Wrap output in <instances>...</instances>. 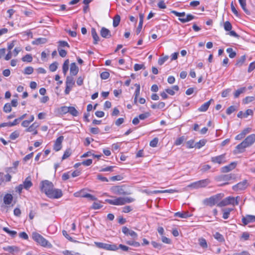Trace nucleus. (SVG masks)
<instances>
[{
    "label": "nucleus",
    "mask_w": 255,
    "mask_h": 255,
    "mask_svg": "<svg viewBox=\"0 0 255 255\" xmlns=\"http://www.w3.org/2000/svg\"><path fill=\"white\" fill-rule=\"evenodd\" d=\"M3 250L9 253H13V252H18L19 248L15 246H7L3 248Z\"/></svg>",
    "instance_id": "nucleus-29"
},
{
    "label": "nucleus",
    "mask_w": 255,
    "mask_h": 255,
    "mask_svg": "<svg viewBox=\"0 0 255 255\" xmlns=\"http://www.w3.org/2000/svg\"><path fill=\"white\" fill-rule=\"evenodd\" d=\"M213 101V99H211L209 101L205 103L198 109V111L200 112H206L209 107L211 102Z\"/></svg>",
    "instance_id": "nucleus-25"
},
{
    "label": "nucleus",
    "mask_w": 255,
    "mask_h": 255,
    "mask_svg": "<svg viewBox=\"0 0 255 255\" xmlns=\"http://www.w3.org/2000/svg\"><path fill=\"white\" fill-rule=\"evenodd\" d=\"M255 142V134H252L248 136L240 144L236 146L239 150L238 152L242 153L245 151L246 147L251 146Z\"/></svg>",
    "instance_id": "nucleus-1"
},
{
    "label": "nucleus",
    "mask_w": 255,
    "mask_h": 255,
    "mask_svg": "<svg viewBox=\"0 0 255 255\" xmlns=\"http://www.w3.org/2000/svg\"><path fill=\"white\" fill-rule=\"evenodd\" d=\"M69 63V60L67 59L65 61V62L63 65L62 69H63V74L64 75H66L67 72L68 70Z\"/></svg>",
    "instance_id": "nucleus-35"
},
{
    "label": "nucleus",
    "mask_w": 255,
    "mask_h": 255,
    "mask_svg": "<svg viewBox=\"0 0 255 255\" xmlns=\"http://www.w3.org/2000/svg\"><path fill=\"white\" fill-rule=\"evenodd\" d=\"M23 186L24 189L28 190L32 186V183L31 182V179L30 176L27 177L23 182Z\"/></svg>",
    "instance_id": "nucleus-21"
},
{
    "label": "nucleus",
    "mask_w": 255,
    "mask_h": 255,
    "mask_svg": "<svg viewBox=\"0 0 255 255\" xmlns=\"http://www.w3.org/2000/svg\"><path fill=\"white\" fill-rule=\"evenodd\" d=\"M211 161L214 163L219 164L225 163L227 162L226 160V154H223L217 156L212 157Z\"/></svg>",
    "instance_id": "nucleus-13"
},
{
    "label": "nucleus",
    "mask_w": 255,
    "mask_h": 255,
    "mask_svg": "<svg viewBox=\"0 0 255 255\" xmlns=\"http://www.w3.org/2000/svg\"><path fill=\"white\" fill-rule=\"evenodd\" d=\"M174 90L178 91L179 90V87L177 85H175L172 87V89H165L166 92L170 95H174L175 94Z\"/></svg>",
    "instance_id": "nucleus-33"
},
{
    "label": "nucleus",
    "mask_w": 255,
    "mask_h": 255,
    "mask_svg": "<svg viewBox=\"0 0 255 255\" xmlns=\"http://www.w3.org/2000/svg\"><path fill=\"white\" fill-rule=\"evenodd\" d=\"M62 253L65 255H81L78 253H74L73 254L72 252L67 250L63 251Z\"/></svg>",
    "instance_id": "nucleus-63"
},
{
    "label": "nucleus",
    "mask_w": 255,
    "mask_h": 255,
    "mask_svg": "<svg viewBox=\"0 0 255 255\" xmlns=\"http://www.w3.org/2000/svg\"><path fill=\"white\" fill-rule=\"evenodd\" d=\"M39 125L37 123H34L30 127L25 129L26 132H33V135H36L38 133L37 128L39 127Z\"/></svg>",
    "instance_id": "nucleus-18"
},
{
    "label": "nucleus",
    "mask_w": 255,
    "mask_h": 255,
    "mask_svg": "<svg viewBox=\"0 0 255 255\" xmlns=\"http://www.w3.org/2000/svg\"><path fill=\"white\" fill-rule=\"evenodd\" d=\"M47 39L45 38H38L32 42L33 45H39L41 44H44L47 42Z\"/></svg>",
    "instance_id": "nucleus-28"
},
{
    "label": "nucleus",
    "mask_w": 255,
    "mask_h": 255,
    "mask_svg": "<svg viewBox=\"0 0 255 255\" xmlns=\"http://www.w3.org/2000/svg\"><path fill=\"white\" fill-rule=\"evenodd\" d=\"M123 233L127 236H130L133 239H136L137 234L134 231L129 230L127 227H123L122 228Z\"/></svg>",
    "instance_id": "nucleus-14"
},
{
    "label": "nucleus",
    "mask_w": 255,
    "mask_h": 255,
    "mask_svg": "<svg viewBox=\"0 0 255 255\" xmlns=\"http://www.w3.org/2000/svg\"><path fill=\"white\" fill-rule=\"evenodd\" d=\"M232 178V175L231 174L224 175L221 177V180L223 181H229Z\"/></svg>",
    "instance_id": "nucleus-56"
},
{
    "label": "nucleus",
    "mask_w": 255,
    "mask_h": 255,
    "mask_svg": "<svg viewBox=\"0 0 255 255\" xmlns=\"http://www.w3.org/2000/svg\"><path fill=\"white\" fill-rule=\"evenodd\" d=\"M206 143V140L202 139L200 140L199 142L195 143V147L197 148H200L201 147L205 145Z\"/></svg>",
    "instance_id": "nucleus-44"
},
{
    "label": "nucleus",
    "mask_w": 255,
    "mask_h": 255,
    "mask_svg": "<svg viewBox=\"0 0 255 255\" xmlns=\"http://www.w3.org/2000/svg\"><path fill=\"white\" fill-rule=\"evenodd\" d=\"M32 236L33 240L41 246L43 247L49 246L48 242L38 233H33Z\"/></svg>",
    "instance_id": "nucleus-7"
},
{
    "label": "nucleus",
    "mask_w": 255,
    "mask_h": 255,
    "mask_svg": "<svg viewBox=\"0 0 255 255\" xmlns=\"http://www.w3.org/2000/svg\"><path fill=\"white\" fill-rule=\"evenodd\" d=\"M58 67V63L57 62H54L50 65L49 66V70L51 72L55 71Z\"/></svg>",
    "instance_id": "nucleus-50"
},
{
    "label": "nucleus",
    "mask_w": 255,
    "mask_h": 255,
    "mask_svg": "<svg viewBox=\"0 0 255 255\" xmlns=\"http://www.w3.org/2000/svg\"><path fill=\"white\" fill-rule=\"evenodd\" d=\"M242 220L244 225H246L249 223L255 222V216L247 215L246 216L243 217Z\"/></svg>",
    "instance_id": "nucleus-17"
},
{
    "label": "nucleus",
    "mask_w": 255,
    "mask_h": 255,
    "mask_svg": "<svg viewBox=\"0 0 255 255\" xmlns=\"http://www.w3.org/2000/svg\"><path fill=\"white\" fill-rule=\"evenodd\" d=\"M22 60L23 62H30L32 60V57L30 54H26L22 58Z\"/></svg>",
    "instance_id": "nucleus-47"
},
{
    "label": "nucleus",
    "mask_w": 255,
    "mask_h": 255,
    "mask_svg": "<svg viewBox=\"0 0 255 255\" xmlns=\"http://www.w3.org/2000/svg\"><path fill=\"white\" fill-rule=\"evenodd\" d=\"M234 202H235L234 201V197L229 196V197H228L224 199L222 201L220 202L218 204V206L223 207V206H227L229 205H232L235 206L234 203Z\"/></svg>",
    "instance_id": "nucleus-11"
},
{
    "label": "nucleus",
    "mask_w": 255,
    "mask_h": 255,
    "mask_svg": "<svg viewBox=\"0 0 255 255\" xmlns=\"http://www.w3.org/2000/svg\"><path fill=\"white\" fill-rule=\"evenodd\" d=\"M53 187V183L48 180H44L41 182L40 190L41 192L45 193L46 195Z\"/></svg>",
    "instance_id": "nucleus-5"
},
{
    "label": "nucleus",
    "mask_w": 255,
    "mask_h": 255,
    "mask_svg": "<svg viewBox=\"0 0 255 255\" xmlns=\"http://www.w3.org/2000/svg\"><path fill=\"white\" fill-rule=\"evenodd\" d=\"M224 27L226 31H230L229 34L230 36L236 37V38H239L240 36L235 31H231V29L232 28V26L231 23L229 21H227L224 22Z\"/></svg>",
    "instance_id": "nucleus-12"
},
{
    "label": "nucleus",
    "mask_w": 255,
    "mask_h": 255,
    "mask_svg": "<svg viewBox=\"0 0 255 255\" xmlns=\"http://www.w3.org/2000/svg\"><path fill=\"white\" fill-rule=\"evenodd\" d=\"M126 243L129 246H132L134 247H139L140 246V243L136 241H128Z\"/></svg>",
    "instance_id": "nucleus-46"
},
{
    "label": "nucleus",
    "mask_w": 255,
    "mask_h": 255,
    "mask_svg": "<svg viewBox=\"0 0 255 255\" xmlns=\"http://www.w3.org/2000/svg\"><path fill=\"white\" fill-rule=\"evenodd\" d=\"M33 68L32 67L29 66L27 67L24 69V73L25 74L29 75L33 73Z\"/></svg>",
    "instance_id": "nucleus-52"
},
{
    "label": "nucleus",
    "mask_w": 255,
    "mask_h": 255,
    "mask_svg": "<svg viewBox=\"0 0 255 255\" xmlns=\"http://www.w3.org/2000/svg\"><path fill=\"white\" fill-rule=\"evenodd\" d=\"M144 66L143 64H135L134 65V69L135 71H138L141 69H144Z\"/></svg>",
    "instance_id": "nucleus-60"
},
{
    "label": "nucleus",
    "mask_w": 255,
    "mask_h": 255,
    "mask_svg": "<svg viewBox=\"0 0 255 255\" xmlns=\"http://www.w3.org/2000/svg\"><path fill=\"white\" fill-rule=\"evenodd\" d=\"M251 130V128H245V129H244L242 132L241 133H240V134H238L236 137H235V139L236 140H241L242 139V138H243L245 135L249 133Z\"/></svg>",
    "instance_id": "nucleus-20"
},
{
    "label": "nucleus",
    "mask_w": 255,
    "mask_h": 255,
    "mask_svg": "<svg viewBox=\"0 0 255 255\" xmlns=\"http://www.w3.org/2000/svg\"><path fill=\"white\" fill-rule=\"evenodd\" d=\"M111 192L117 195H126L130 193L125 191L123 186H115L110 189Z\"/></svg>",
    "instance_id": "nucleus-8"
},
{
    "label": "nucleus",
    "mask_w": 255,
    "mask_h": 255,
    "mask_svg": "<svg viewBox=\"0 0 255 255\" xmlns=\"http://www.w3.org/2000/svg\"><path fill=\"white\" fill-rule=\"evenodd\" d=\"M3 230L5 232H6L7 234H8L10 236H11L13 238L17 234V232L16 231H10L7 227H3Z\"/></svg>",
    "instance_id": "nucleus-40"
},
{
    "label": "nucleus",
    "mask_w": 255,
    "mask_h": 255,
    "mask_svg": "<svg viewBox=\"0 0 255 255\" xmlns=\"http://www.w3.org/2000/svg\"><path fill=\"white\" fill-rule=\"evenodd\" d=\"M249 184L247 180H244L243 181L240 182L236 185L233 186L232 188L234 191L236 192H239L245 190L249 186Z\"/></svg>",
    "instance_id": "nucleus-9"
},
{
    "label": "nucleus",
    "mask_w": 255,
    "mask_h": 255,
    "mask_svg": "<svg viewBox=\"0 0 255 255\" xmlns=\"http://www.w3.org/2000/svg\"><path fill=\"white\" fill-rule=\"evenodd\" d=\"M13 200V197L10 194H6L3 198V202L6 205L11 204Z\"/></svg>",
    "instance_id": "nucleus-27"
},
{
    "label": "nucleus",
    "mask_w": 255,
    "mask_h": 255,
    "mask_svg": "<svg viewBox=\"0 0 255 255\" xmlns=\"http://www.w3.org/2000/svg\"><path fill=\"white\" fill-rule=\"evenodd\" d=\"M121 17L119 15H116L113 19V26L116 27L118 26L120 22Z\"/></svg>",
    "instance_id": "nucleus-37"
},
{
    "label": "nucleus",
    "mask_w": 255,
    "mask_h": 255,
    "mask_svg": "<svg viewBox=\"0 0 255 255\" xmlns=\"http://www.w3.org/2000/svg\"><path fill=\"white\" fill-rule=\"evenodd\" d=\"M174 216L180 217L181 218H187L190 217V215L189 214V213L188 212H185L183 213L176 212L174 214Z\"/></svg>",
    "instance_id": "nucleus-34"
},
{
    "label": "nucleus",
    "mask_w": 255,
    "mask_h": 255,
    "mask_svg": "<svg viewBox=\"0 0 255 255\" xmlns=\"http://www.w3.org/2000/svg\"><path fill=\"white\" fill-rule=\"evenodd\" d=\"M195 18V16L191 14H188L186 16V17L184 16L182 18H179L178 19L181 22L185 23L194 19Z\"/></svg>",
    "instance_id": "nucleus-26"
},
{
    "label": "nucleus",
    "mask_w": 255,
    "mask_h": 255,
    "mask_svg": "<svg viewBox=\"0 0 255 255\" xmlns=\"http://www.w3.org/2000/svg\"><path fill=\"white\" fill-rule=\"evenodd\" d=\"M63 139L64 137L63 136H60L56 139L53 146V148L56 151H58L61 149Z\"/></svg>",
    "instance_id": "nucleus-15"
},
{
    "label": "nucleus",
    "mask_w": 255,
    "mask_h": 255,
    "mask_svg": "<svg viewBox=\"0 0 255 255\" xmlns=\"http://www.w3.org/2000/svg\"><path fill=\"white\" fill-rule=\"evenodd\" d=\"M158 142V138L157 137H155L150 142L149 145L150 146L154 147L157 146Z\"/></svg>",
    "instance_id": "nucleus-51"
},
{
    "label": "nucleus",
    "mask_w": 255,
    "mask_h": 255,
    "mask_svg": "<svg viewBox=\"0 0 255 255\" xmlns=\"http://www.w3.org/2000/svg\"><path fill=\"white\" fill-rule=\"evenodd\" d=\"M237 166V163L236 162H233L230 164L225 166L221 168V172L223 173L228 172L233 169H235Z\"/></svg>",
    "instance_id": "nucleus-16"
},
{
    "label": "nucleus",
    "mask_w": 255,
    "mask_h": 255,
    "mask_svg": "<svg viewBox=\"0 0 255 255\" xmlns=\"http://www.w3.org/2000/svg\"><path fill=\"white\" fill-rule=\"evenodd\" d=\"M134 200V198L129 197H120L114 199H106V202L111 205L119 206L132 202Z\"/></svg>",
    "instance_id": "nucleus-2"
},
{
    "label": "nucleus",
    "mask_w": 255,
    "mask_h": 255,
    "mask_svg": "<svg viewBox=\"0 0 255 255\" xmlns=\"http://www.w3.org/2000/svg\"><path fill=\"white\" fill-rule=\"evenodd\" d=\"M227 52L229 53V56L231 58H233L236 56V52L233 51L232 48H228L227 49Z\"/></svg>",
    "instance_id": "nucleus-43"
},
{
    "label": "nucleus",
    "mask_w": 255,
    "mask_h": 255,
    "mask_svg": "<svg viewBox=\"0 0 255 255\" xmlns=\"http://www.w3.org/2000/svg\"><path fill=\"white\" fill-rule=\"evenodd\" d=\"M91 34H92V37L94 39L93 43L94 44H98V43L100 41V37L98 36L95 28H92Z\"/></svg>",
    "instance_id": "nucleus-22"
},
{
    "label": "nucleus",
    "mask_w": 255,
    "mask_h": 255,
    "mask_svg": "<svg viewBox=\"0 0 255 255\" xmlns=\"http://www.w3.org/2000/svg\"><path fill=\"white\" fill-rule=\"evenodd\" d=\"M232 208H228L223 210V218L224 219H227L229 218L230 212L233 210Z\"/></svg>",
    "instance_id": "nucleus-38"
},
{
    "label": "nucleus",
    "mask_w": 255,
    "mask_h": 255,
    "mask_svg": "<svg viewBox=\"0 0 255 255\" xmlns=\"http://www.w3.org/2000/svg\"><path fill=\"white\" fill-rule=\"evenodd\" d=\"M198 242L200 246L204 249H206L208 248V244L206 240L203 238L198 239Z\"/></svg>",
    "instance_id": "nucleus-30"
},
{
    "label": "nucleus",
    "mask_w": 255,
    "mask_h": 255,
    "mask_svg": "<svg viewBox=\"0 0 255 255\" xmlns=\"http://www.w3.org/2000/svg\"><path fill=\"white\" fill-rule=\"evenodd\" d=\"M168 56H165L163 58H160L158 60V63L160 65H162L168 59Z\"/></svg>",
    "instance_id": "nucleus-55"
},
{
    "label": "nucleus",
    "mask_w": 255,
    "mask_h": 255,
    "mask_svg": "<svg viewBox=\"0 0 255 255\" xmlns=\"http://www.w3.org/2000/svg\"><path fill=\"white\" fill-rule=\"evenodd\" d=\"M254 100H255L254 97H253V96L247 97L243 100V103L245 104H247L250 102H253Z\"/></svg>",
    "instance_id": "nucleus-49"
},
{
    "label": "nucleus",
    "mask_w": 255,
    "mask_h": 255,
    "mask_svg": "<svg viewBox=\"0 0 255 255\" xmlns=\"http://www.w3.org/2000/svg\"><path fill=\"white\" fill-rule=\"evenodd\" d=\"M63 194L61 190L55 189L54 187L47 194V196L50 198L58 199L62 197Z\"/></svg>",
    "instance_id": "nucleus-10"
},
{
    "label": "nucleus",
    "mask_w": 255,
    "mask_h": 255,
    "mask_svg": "<svg viewBox=\"0 0 255 255\" xmlns=\"http://www.w3.org/2000/svg\"><path fill=\"white\" fill-rule=\"evenodd\" d=\"M187 146L188 148H193L195 147V143L194 141L192 140H189L186 143Z\"/></svg>",
    "instance_id": "nucleus-61"
},
{
    "label": "nucleus",
    "mask_w": 255,
    "mask_h": 255,
    "mask_svg": "<svg viewBox=\"0 0 255 255\" xmlns=\"http://www.w3.org/2000/svg\"><path fill=\"white\" fill-rule=\"evenodd\" d=\"M246 60V56L243 55L241 57L240 59H239L236 63V65L239 67H241L244 63Z\"/></svg>",
    "instance_id": "nucleus-39"
},
{
    "label": "nucleus",
    "mask_w": 255,
    "mask_h": 255,
    "mask_svg": "<svg viewBox=\"0 0 255 255\" xmlns=\"http://www.w3.org/2000/svg\"><path fill=\"white\" fill-rule=\"evenodd\" d=\"M71 154V152L70 149H67L65 152L62 157V160L65 159L69 157Z\"/></svg>",
    "instance_id": "nucleus-53"
},
{
    "label": "nucleus",
    "mask_w": 255,
    "mask_h": 255,
    "mask_svg": "<svg viewBox=\"0 0 255 255\" xmlns=\"http://www.w3.org/2000/svg\"><path fill=\"white\" fill-rule=\"evenodd\" d=\"M223 196L224 195L223 194H218L209 198L205 199L203 203L206 205L213 206L216 204H218Z\"/></svg>",
    "instance_id": "nucleus-3"
},
{
    "label": "nucleus",
    "mask_w": 255,
    "mask_h": 255,
    "mask_svg": "<svg viewBox=\"0 0 255 255\" xmlns=\"http://www.w3.org/2000/svg\"><path fill=\"white\" fill-rule=\"evenodd\" d=\"M97 178L98 180L102 182H108L109 180L107 178L103 176L101 174H99L97 176Z\"/></svg>",
    "instance_id": "nucleus-59"
},
{
    "label": "nucleus",
    "mask_w": 255,
    "mask_h": 255,
    "mask_svg": "<svg viewBox=\"0 0 255 255\" xmlns=\"http://www.w3.org/2000/svg\"><path fill=\"white\" fill-rule=\"evenodd\" d=\"M214 237L215 238V239H216L217 240H218V241H219L220 242H223L225 241L223 235L218 232H216L214 235Z\"/></svg>",
    "instance_id": "nucleus-41"
},
{
    "label": "nucleus",
    "mask_w": 255,
    "mask_h": 255,
    "mask_svg": "<svg viewBox=\"0 0 255 255\" xmlns=\"http://www.w3.org/2000/svg\"><path fill=\"white\" fill-rule=\"evenodd\" d=\"M210 183V180L208 179L199 180L197 182H195L189 185L188 187L198 189L200 188H204L206 187Z\"/></svg>",
    "instance_id": "nucleus-6"
},
{
    "label": "nucleus",
    "mask_w": 255,
    "mask_h": 255,
    "mask_svg": "<svg viewBox=\"0 0 255 255\" xmlns=\"http://www.w3.org/2000/svg\"><path fill=\"white\" fill-rule=\"evenodd\" d=\"M19 135V132L17 130H15L12 132L9 136V138L11 140H14L17 138Z\"/></svg>",
    "instance_id": "nucleus-45"
},
{
    "label": "nucleus",
    "mask_w": 255,
    "mask_h": 255,
    "mask_svg": "<svg viewBox=\"0 0 255 255\" xmlns=\"http://www.w3.org/2000/svg\"><path fill=\"white\" fill-rule=\"evenodd\" d=\"M11 111V106L9 103H6L3 107V111L5 113H9Z\"/></svg>",
    "instance_id": "nucleus-48"
},
{
    "label": "nucleus",
    "mask_w": 255,
    "mask_h": 255,
    "mask_svg": "<svg viewBox=\"0 0 255 255\" xmlns=\"http://www.w3.org/2000/svg\"><path fill=\"white\" fill-rule=\"evenodd\" d=\"M239 2L245 12L247 14H250V11L246 8V0H239Z\"/></svg>",
    "instance_id": "nucleus-31"
},
{
    "label": "nucleus",
    "mask_w": 255,
    "mask_h": 255,
    "mask_svg": "<svg viewBox=\"0 0 255 255\" xmlns=\"http://www.w3.org/2000/svg\"><path fill=\"white\" fill-rule=\"evenodd\" d=\"M184 140V136H181L178 138H177L175 142V144L176 145H180L181 143H182V142H183Z\"/></svg>",
    "instance_id": "nucleus-62"
},
{
    "label": "nucleus",
    "mask_w": 255,
    "mask_h": 255,
    "mask_svg": "<svg viewBox=\"0 0 255 255\" xmlns=\"http://www.w3.org/2000/svg\"><path fill=\"white\" fill-rule=\"evenodd\" d=\"M63 109L67 110V112L73 116L76 117L78 115V111L73 107H63Z\"/></svg>",
    "instance_id": "nucleus-23"
},
{
    "label": "nucleus",
    "mask_w": 255,
    "mask_h": 255,
    "mask_svg": "<svg viewBox=\"0 0 255 255\" xmlns=\"http://www.w3.org/2000/svg\"><path fill=\"white\" fill-rule=\"evenodd\" d=\"M151 244L154 248L160 250L162 248V244L160 243H157L156 242H151Z\"/></svg>",
    "instance_id": "nucleus-58"
},
{
    "label": "nucleus",
    "mask_w": 255,
    "mask_h": 255,
    "mask_svg": "<svg viewBox=\"0 0 255 255\" xmlns=\"http://www.w3.org/2000/svg\"><path fill=\"white\" fill-rule=\"evenodd\" d=\"M177 191L174 189H168L165 190H154L151 193H173L175 192H177Z\"/></svg>",
    "instance_id": "nucleus-32"
},
{
    "label": "nucleus",
    "mask_w": 255,
    "mask_h": 255,
    "mask_svg": "<svg viewBox=\"0 0 255 255\" xmlns=\"http://www.w3.org/2000/svg\"><path fill=\"white\" fill-rule=\"evenodd\" d=\"M255 69V61L251 63H250V64L249 66V68H248V72H251L253 70H254Z\"/></svg>",
    "instance_id": "nucleus-64"
},
{
    "label": "nucleus",
    "mask_w": 255,
    "mask_h": 255,
    "mask_svg": "<svg viewBox=\"0 0 255 255\" xmlns=\"http://www.w3.org/2000/svg\"><path fill=\"white\" fill-rule=\"evenodd\" d=\"M101 78L102 79H107L110 76V73L108 72H103L101 74Z\"/></svg>",
    "instance_id": "nucleus-57"
},
{
    "label": "nucleus",
    "mask_w": 255,
    "mask_h": 255,
    "mask_svg": "<svg viewBox=\"0 0 255 255\" xmlns=\"http://www.w3.org/2000/svg\"><path fill=\"white\" fill-rule=\"evenodd\" d=\"M79 71V68L77 66L75 63H72L70 65V74L73 76H75L77 74Z\"/></svg>",
    "instance_id": "nucleus-24"
},
{
    "label": "nucleus",
    "mask_w": 255,
    "mask_h": 255,
    "mask_svg": "<svg viewBox=\"0 0 255 255\" xmlns=\"http://www.w3.org/2000/svg\"><path fill=\"white\" fill-rule=\"evenodd\" d=\"M75 84V82L72 77L68 76L66 78V85L69 87H73Z\"/></svg>",
    "instance_id": "nucleus-36"
},
{
    "label": "nucleus",
    "mask_w": 255,
    "mask_h": 255,
    "mask_svg": "<svg viewBox=\"0 0 255 255\" xmlns=\"http://www.w3.org/2000/svg\"><path fill=\"white\" fill-rule=\"evenodd\" d=\"M246 90L245 87H243L236 90L234 93V97L235 98L239 97L240 95L243 93Z\"/></svg>",
    "instance_id": "nucleus-42"
},
{
    "label": "nucleus",
    "mask_w": 255,
    "mask_h": 255,
    "mask_svg": "<svg viewBox=\"0 0 255 255\" xmlns=\"http://www.w3.org/2000/svg\"><path fill=\"white\" fill-rule=\"evenodd\" d=\"M236 110V109L235 107V106H231L229 107L227 109L226 113H227V115H231L232 113H233L234 112H235Z\"/></svg>",
    "instance_id": "nucleus-54"
},
{
    "label": "nucleus",
    "mask_w": 255,
    "mask_h": 255,
    "mask_svg": "<svg viewBox=\"0 0 255 255\" xmlns=\"http://www.w3.org/2000/svg\"><path fill=\"white\" fill-rule=\"evenodd\" d=\"M100 34L102 37L105 38H110L112 36L110 31L104 27L101 28Z\"/></svg>",
    "instance_id": "nucleus-19"
},
{
    "label": "nucleus",
    "mask_w": 255,
    "mask_h": 255,
    "mask_svg": "<svg viewBox=\"0 0 255 255\" xmlns=\"http://www.w3.org/2000/svg\"><path fill=\"white\" fill-rule=\"evenodd\" d=\"M95 246L99 248L104 249L107 251H117L119 248L115 244H108L104 243L95 242H94Z\"/></svg>",
    "instance_id": "nucleus-4"
}]
</instances>
